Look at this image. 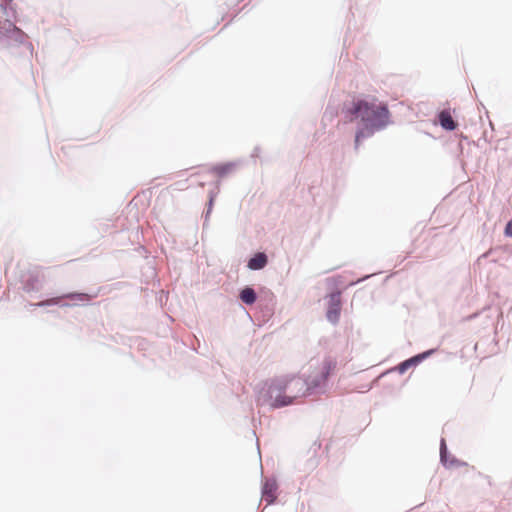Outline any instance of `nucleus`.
<instances>
[{
    "label": "nucleus",
    "instance_id": "1",
    "mask_svg": "<svg viewBox=\"0 0 512 512\" xmlns=\"http://www.w3.org/2000/svg\"><path fill=\"white\" fill-rule=\"evenodd\" d=\"M341 113L345 123H357L354 135V148L372 137L376 132L385 129L391 121L388 106L369 94H353L343 102Z\"/></svg>",
    "mask_w": 512,
    "mask_h": 512
},
{
    "label": "nucleus",
    "instance_id": "2",
    "mask_svg": "<svg viewBox=\"0 0 512 512\" xmlns=\"http://www.w3.org/2000/svg\"><path fill=\"white\" fill-rule=\"evenodd\" d=\"M295 379L294 375H284L266 380L257 391V405H268L271 410L291 405L294 397L286 395V391Z\"/></svg>",
    "mask_w": 512,
    "mask_h": 512
},
{
    "label": "nucleus",
    "instance_id": "3",
    "mask_svg": "<svg viewBox=\"0 0 512 512\" xmlns=\"http://www.w3.org/2000/svg\"><path fill=\"white\" fill-rule=\"evenodd\" d=\"M28 35L16 25L12 19H5L0 24V45L4 48H13L24 46L30 55H33V44L27 41Z\"/></svg>",
    "mask_w": 512,
    "mask_h": 512
},
{
    "label": "nucleus",
    "instance_id": "4",
    "mask_svg": "<svg viewBox=\"0 0 512 512\" xmlns=\"http://www.w3.org/2000/svg\"><path fill=\"white\" fill-rule=\"evenodd\" d=\"M339 279L340 276L327 278V283L330 291L325 296V299L327 300L325 316L327 321L332 325L338 324L341 317L342 290L338 288V285L340 283Z\"/></svg>",
    "mask_w": 512,
    "mask_h": 512
},
{
    "label": "nucleus",
    "instance_id": "5",
    "mask_svg": "<svg viewBox=\"0 0 512 512\" xmlns=\"http://www.w3.org/2000/svg\"><path fill=\"white\" fill-rule=\"evenodd\" d=\"M438 351V348H430L419 352L395 366L393 370L397 371L400 375L406 373L410 368H415L424 362L426 359L434 355Z\"/></svg>",
    "mask_w": 512,
    "mask_h": 512
},
{
    "label": "nucleus",
    "instance_id": "6",
    "mask_svg": "<svg viewBox=\"0 0 512 512\" xmlns=\"http://www.w3.org/2000/svg\"><path fill=\"white\" fill-rule=\"evenodd\" d=\"M22 289L27 292H39L42 288L40 283V272L36 268L22 271L20 274Z\"/></svg>",
    "mask_w": 512,
    "mask_h": 512
},
{
    "label": "nucleus",
    "instance_id": "7",
    "mask_svg": "<svg viewBox=\"0 0 512 512\" xmlns=\"http://www.w3.org/2000/svg\"><path fill=\"white\" fill-rule=\"evenodd\" d=\"M98 296V292L95 293H87L80 291H72L67 293H62L61 295H56L55 297H59L60 301L64 299H68L70 302H67L69 305L67 307L73 306H85L90 305L92 300Z\"/></svg>",
    "mask_w": 512,
    "mask_h": 512
},
{
    "label": "nucleus",
    "instance_id": "8",
    "mask_svg": "<svg viewBox=\"0 0 512 512\" xmlns=\"http://www.w3.org/2000/svg\"><path fill=\"white\" fill-rule=\"evenodd\" d=\"M302 385L306 387V394L317 395L324 394L328 386V379L317 373L314 376H308L302 380Z\"/></svg>",
    "mask_w": 512,
    "mask_h": 512
},
{
    "label": "nucleus",
    "instance_id": "9",
    "mask_svg": "<svg viewBox=\"0 0 512 512\" xmlns=\"http://www.w3.org/2000/svg\"><path fill=\"white\" fill-rule=\"evenodd\" d=\"M440 463L442 466L446 469L452 468V467H462L467 466V462H464L454 455H452L448 449V446L446 444V440L444 438H441L440 440Z\"/></svg>",
    "mask_w": 512,
    "mask_h": 512
},
{
    "label": "nucleus",
    "instance_id": "10",
    "mask_svg": "<svg viewBox=\"0 0 512 512\" xmlns=\"http://www.w3.org/2000/svg\"><path fill=\"white\" fill-rule=\"evenodd\" d=\"M278 483L275 478L262 480L261 497L267 505H273L277 502Z\"/></svg>",
    "mask_w": 512,
    "mask_h": 512
},
{
    "label": "nucleus",
    "instance_id": "11",
    "mask_svg": "<svg viewBox=\"0 0 512 512\" xmlns=\"http://www.w3.org/2000/svg\"><path fill=\"white\" fill-rule=\"evenodd\" d=\"M436 123L446 132H452L458 129V122L453 119L449 109H443L436 112Z\"/></svg>",
    "mask_w": 512,
    "mask_h": 512
},
{
    "label": "nucleus",
    "instance_id": "12",
    "mask_svg": "<svg viewBox=\"0 0 512 512\" xmlns=\"http://www.w3.org/2000/svg\"><path fill=\"white\" fill-rule=\"evenodd\" d=\"M213 184L214 187L208 191V199L203 212V230L208 226L209 218L215 205V200L220 192V182L216 181Z\"/></svg>",
    "mask_w": 512,
    "mask_h": 512
},
{
    "label": "nucleus",
    "instance_id": "13",
    "mask_svg": "<svg viewBox=\"0 0 512 512\" xmlns=\"http://www.w3.org/2000/svg\"><path fill=\"white\" fill-rule=\"evenodd\" d=\"M238 164L239 162L237 161L215 163L209 167L208 172L221 179L230 175L236 169Z\"/></svg>",
    "mask_w": 512,
    "mask_h": 512
},
{
    "label": "nucleus",
    "instance_id": "14",
    "mask_svg": "<svg viewBox=\"0 0 512 512\" xmlns=\"http://www.w3.org/2000/svg\"><path fill=\"white\" fill-rule=\"evenodd\" d=\"M268 263L267 254L264 251H257L249 257L246 267L251 271H259L264 269Z\"/></svg>",
    "mask_w": 512,
    "mask_h": 512
},
{
    "label": "nucleus",
    "instance_id": "15",
    "mask_svg": "<svg viewBox=\"0 0 512 512\" xmlns=\"http://www.w3.org/2000/svg\"><path fill=\"white\" fill-rule=\"evenodd\" d=\"M238 298L247 306H252L259 300L258 293L252 285H244L239 288Z\"/></svg>",
    "mask_w": 512,
    "mask_h": 512
},
{
    "label": "nucleus",
    "instance_id": "16",
    "mask_svg": "<svg viewBox=\"0 0 512 512\" xmlns=\"http://www.w3.org/2000/svg\"><path fill=\"white\" fill-rule=\"evenodd\" d=\"M68 305H69L68 303H64V301H60L59 297H54V296H49L42 301H39L36 303L30 302L28 304V306L32 309L42 308V307H52V306H58V307L64 308Z\"/></svg>",
    "mask_w": 512,
    "mask_h": 512
},
{
    "label": "nucleus",
    "instance_id": "17",
    "mask_svg": "<svg viewBox=\"0 0 512 512\" xmlns=\"http://www.w3.org/2000/svg\"><path fill=\"white\" fill-rule=\"evenodd\" d=\"M337 365V361L335 358L331 356H325L322 361V367L318 373H320L322 376L329 379V377L334 372Z\"/></svg>",
    "mask_w": 512,
    "mask_h": 512
},
{
    "label": "nucleus",
    "instance_id": "18",
    "mask_svg": "<svg viewBox=\"0 0 512 512\" xmlns=\"http://www.w3.org/2000/svg\"><path fill=\"white\" fill-rule=\"evenodd\" d=\"M0 11L7 16L6 19H12L14 22L18 21L16 5L13 4V0H8V3H0Z\"/></svg>",
    "mask_w": 512,
    "mask_h": 512
},
{
    "label": "nucleus",
    "instance_id": "19",
    "mask_svg": "<svg viewBox=\"0 0 512 512\" xmlns=\"http://www.w3.org/2000/svg\"><path fill=\"white\" fill-rule=\"evenodd\" d=\"M320 448H321V443H320V442H318V441H315V442L311 445L310 449L308 450V454H311V457H310V458L315 457V456H316V454H317V451H318Z\"/></svg>",
    "mask_w": 512,
    "mask_h": 512
},
{
    "label": "nucleus",
    "instance_id": "20",
    "mask_svg": "<svg viewBox=\"0 0 512 512\" xmlns=\"http://www.w3.org/2000/svg\"><path fill=\"white\" fill-rule=\"evenodd\" d=\"M503 234L505 237L512 238V218L506 223Z\"/></svg>",
    "mask_w": 512,
    "mask_h": 512
},
{
    "label": "nucleus",
    "instance_id": "21",
    "mask_svg": "<svg viewBox=\"0 0 512 512\" xmlns=\"http://www.w3.org/2000/svg\"><path fill=\"white\" fill-rule=\"evenodd\" d=\"M373 275H374V274H366V275L362 276L361 278L357 279L356 281L351 282V283L349 284V286H354V285H357V284H359V283H362V282H364L365 280H367V279L371 278Z\"/></svg>",
    "mask_w": 512,
    "mask_h": 512
},
{
    "label": "nucleus",
    "instance_id": "22",
    "mask_svg": "<svg viewBox=\"0 0 512 512\" xmlns=\"http://www.w3.org/2000/svg\"><path fill=\"white\" fill-rule=\"evenodd\" d=\"M260 152H261L260 147H259V146H256V147L253 149L252 153H251V158H257V157H259Z\"/></svg>",
    "mask_w": 512,
    "mask_h": 512
},
{
    "label": "nucleus",
    "instance_id": "23",
    "mask_svg": "<svg viewBox=\"0 0 512 512\" xmlns=\"http://www.w3.org/2000/svg\"><path fill=\"white\" fill-rule=\"evenodd\" d=\"M269 302L271 303V305H273L274 295L272 293L269 294Z\"/></svg>",
    "mask_w": 512,
    "mask_h": 512
},
{
    "label": "nucleus",
    "instance_id": "24",
    "mask_svg": "<svg viewBox=\"0 0 512 512\" xmlns=\"http://www.w3.org/2000/svg\"><path fill=\"white\" fill-rule=\"evenodd\" d=\"M486 479H488V482H489V485H491V481H490V477L489 476H484Z\"/></svg>",
    "mask_w": 512,
    "mask_h": 512
},
{
    "label": "nucleus",
    "instance_id": "25",
    "mask_svg": "<svg viewBox=\"0 0 512 512\" xmlns=\"http://www.w3.org/2000/svg\"><path fill=\"white\" fill-rule=\"evenodd\" d=\"M329 108H330V104H329V105H327L325 115L327 114V112H328Z\"/></svg>",
    "mask_w": 512,
    "mask_h": 512
},
{
    "label": "nucleus",
    "instance_id": "26",
    "mask_svg": "<svg viewBox=\"0 0 512 512\" xmlns=\"http://www.w3.org/2000/svg\"><path fill=\"white\" fill-rule=\"evenodd\" d=\"M237 14H238V13H236V14H234V15H233V17H232V19L230 20V22H231L234 18H236Z\"/></svg>",
    "mask_w": 512,
    "mask_h": 512
}]
</instances>
